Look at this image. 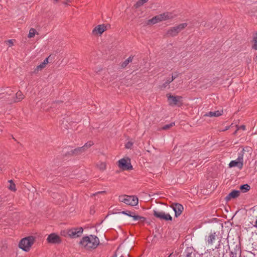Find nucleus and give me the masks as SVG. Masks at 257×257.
<instances>
[{"instance_id":"obj_43","label":"nucleus","mask_w":257,"mask_h":257,"mask_svg":"<svg viewBox=\"0 0 257 257\" xmlns=\"http://www.w3.org/2000/svg\"><path fill=\"white\" fill-rule=\"evenodd\" d=\"M63 102L61 101H57L55 102H54V104H57V103H62Z\"/></svg>"},{"instance_id":"obj_32","label":"nucleus","mask_w":257,"mask_h":257,"mask_svg":"<svg viewBox=\"0 0 257 257\" xmlns=\"http://www.w3.org/2000/svg\"><path fill=\"white\" fill-rule=\"evenodd\" d=\"M175 125V122H171L169 124L165 125L163 127L162 129L164 130H167L169 129L170 127L173 126Z\"/></svg>"},{"instance_id":"obj_26","label":"nucleus","mask_w":257,"mask_h":257,"mask_svg":"<svg viewBox=\"0 0 257 257\" xmlns=\"http://www.w3.org/2000/svg\"><path fill=\"white\" fill-rule=\"evenodd\" d=\"M94 145V143L92 141H88L85 144V145L82 146V148L84 151H86L88 148H89L90 147H91L92 145Z\"/></svg>"},{"instance_id":"obj_24","label":"nucleus","mask_w":257,"mask_h":257,"mask_svg":"<svg viewBox=\"0 0 257 257\" xmlns=\"http://www.w3.org/2000/svg\"><path fill=\"white\" fill-rule=\"evenodd\" d=\"M148 0H139L134 5V7L137 9L143 6L145 3L147 2Z\"/></svg>"},{"instance_id":"obj_18","label":"nucleus","mask_w":257,"mask_h":257,"mask_svg":"<svg viewBox=\"0 0 257 257\" xmlns=\"http://www.w3.org/2000/svg\"><path fill=\"white\" fill-rule=\"evenodd\" d=\"M222 111L221 112L219 110L215 111H209L206 114H204L205 116H209V117H217L219 116L222 115Z\"/></svg>"},{"instance_id":"obj_5","label":"nucleus","mask_w":257,"mask_h":257,"mask_svg":"<svg viewBox=\"0 0 257 257\" xmlns=\"http://www.w3.org/2000/svg\"><path fill=\"white\" fill-rule=\"evenodd\" d=\"M119 201L133 206L138 204V198L136 196L121 195L119 196Z\"/></svg>"},{"instance_id":"obj_40","label":"nucleus","mask_w":257,"mask_h":257,"mask_svg":"<svg viewBox=\"0 0 257 257\" xmlns=\"http://www.w3.org/2000/svg\"><path fill=\"white\" fill-rule=\"evenodd\" d=\"M133 145V143L131 142H127L125 145V148L127 149L130 148Z\"/></svg>"},{"instance_id":"obj_33","label":"nucleus","mask_w":257,"mask_h":257,"mask_svg":"<svg viewBox=\"0 0 257 257\" xmlns=\"http://www.w3.org/2000/svg\"><path fill=\"white\" fill-rule=\"evenodd\" d=\"M98 167L100 170L103 171L106 169V165L104 163H100L98 165Z\"/></svg>"},{"instance_id":"obj_35","label":"nucleus","mask_w":257,"mask_h":257,"mask_svg":"<svg viewBox=\"0 0 257 257\" xmlns=\"http://www.w3.org/2000/svg\"><path fill=\"white\" fill-rule=\"evenodd\" d=\"M61 234L65 237L68 236V229L62 231L61 232Z\"/></svg>"},{"instance_id":"obj_20","label":"nucleus","mask_w":257,"mask_h":257,"mask_svg":"<svg viewBox=\"0 0 257 257\" xmlns=\"http://www.w3.org/2000/svg\"><path fill=\"white\" fill-rule=\"evenodd\" d=\"M192 254L193 253V248L192 247H187L184 252V255L185 257H192Z\"/></svg>"},{"instance_id":"obj_9","label":"nucleus","mask_w":257,"mask_h":257,"mask_svg":"<svg viewBox=\"0 0 257 257\" xmlns=\"http://www.w3.org/2000/svg\"><path fill=\"white\" fill-rule=\"evenodd\" d=\"M121 213L127 215L133 218L134 220H140L141 222H144L146 220V218L144 217L136 215L135 212H132L128 210L122 211Z\"/></svg>"},{"instance_id":"obj_8","label":"nucleus","mask_w":257,"mask_h":257,"mask_svg":"<svg viewBox=\"0 0 257 257\" xmlns=\"http://www.w3.org/2000/svg\"><path fill=\"white\" fill-rule=\"evenodd\" d=\"M83 229L82 227L72 228L68 229V237L75 238L81 236Z\"/></svg>"},{"instance_id":"obj_41","label":"nucleus","mask_w":257,"mask_h":257,"mask_svg":"<svg viewBox=\"0 0 257 257\" xmlns=\"http://www.w3.org/2000/svg\"><path fill=\"white\" fill-rule=\"evenodd\" d=\"M105 192H106L105 191H99V192H97L95 193V194H94V195H96L98 194L105 193Z\"/></svg>"},{"instance_id":"obj_2","label":"nucleus","mask_w":257,"mask_h":257,"mask_svg":"<svg viewBox=\"0 0 257 257\" xmlns=\"http://www.w3.org/2000/svg\"><path fill=\"white\" fill-rule=\"evenodd\" d=\"M186 23L180 24L175 27H171L166 32L165 36L167 37H174L176 36L182 30L187 26Z\"/></svg>"},{"instance_id":"obj_27","label":"nucleus","mask_w":257,"mask_h":257,"mask_svg":"<svg viewBox=\"0 0 257 257\" xmlns=\"http://www.w3.org/2000/svg\"><path fill=\"white\" fill-rule=\"evenodd\" d=\"M36 33L37 31L36 29L34 28H31L29 31V33L28 35V37L29 38H33Z\"/></svg>"},{"instance_id":"obj_45","label":"nucleus","mask_w":257,"mask_h":257,"mask_svg":"<svg viewBox=\"0 0 257 257\" xmlns=\"http://www.w3.org/2000/svg\"><path fill=\"white\" fill-rule=\"evenodd\" d=\"M5 93H3L2 94H0V98L4 97V96L3 95Z\"/></svg>"},{"instance_id":"obj_23","label":"nucleus","mask_w":257,"mask_h":257,"mask_svg":"<svg viewBox=\"0 0 257 257\" xmlns=\"http://www.w3.org/2000/svg\"><path fill=\"white\" fill-rule=\"evenodd\" d=\"M48 63V58H46L43 62L41 63L39 65L37 66L36 70H37L38 71L39 69L41 70L42 69L44 68L47 64Z\"/></svg>"},{"instance_id":"obj_47","label":"nucleus","mask_w":257,"mask_h":257,"mask_svg":"<svg viewBox=\"0 0 257 257\" xmlns=\"http://www.w3.org/2000/svg\"><path fill=\"white\" fill-rule=\"evenodd\" d=\"M54 1L55 3H57L59 1V0H54Z\"/></svg>"},{"instance_id":"obj_48","label":"nucleus","mask_w":257,"mask_h":257,"mask_svg":"<svg viewBox=\"0 0 257 257\" xmlns=\"http://www.w3.org/2000/svg\"><path fill=\"white\" fill-rule=\"evenodd\" d=\"M255 35L257 36V32L255 33Z\"/></svg>"},{"instance_id":"obj_11","label":"nucleus","mask_w":257,"mask_h":257,"mask_svg":"<svg viewBox=\"0 0 257 257\" xmlns=\"http://www.w3.org/2000/svg\"><path fill=\"white\" fill-rule=\"evenodd\" d=\"M47 241L51 244H59L62 241L60 237L55 233L49 234L47 238Z\"/></svg>"},{"instance_id":"obj_21","label":"nucleus","mask_w":257,"mask_h":257,"mask_svg":"<svg viewBox=\"0 0 257 257\" xmlns=\"http://www.w3.org/2000/svg\"><path fill=\"white\" fill-rule=\"evenodd\" d=\"M239 189L242 192L245 193L250 190V187L249 185L245 184L240 185Z\"/></svg>"},{"instance_id":"obj_37","label":"nucleus","mask_w":257,"mask_h":257,"mask_svg":"<svg viewBox=\"0 0 257 257\" xmlns=\"http://www.w3.org/2000/svg\"><path fill=\"white\" fill-rule=\"evenodd\" d=\"M7 44L9 46V47H11L13 45V40H9L7 41Z\"/></svg>"},{"instance_id":"obj_31","label":"nucleus","mask_w":257,"mask_h":257,"mask_svg":"<svg viewBox=\"0 0 257 257\" xmlns=\"http://www.w3.org/2000/svg\"><path fill=\"white\" fill-rule=\"evenodd\" d=\"M9 182L10 183V185L9 187V189H10L12 191H15L16 190L15 184L13 183L12 180L9 181Z\"/></svg>"},{"instance_id":"obj_39","label":"nucleus","mask_w":257,"mask_h":257,"mask_svg":"<svg viewBox=\"0 0 257 257\" xmlns=\"http://www.w3.org/2000/svg\"><path fill=\"white\" fill-rule=\"evenodd\" d=\"M240 129H241V130H245V126L244 125H240V126H238V127H237V130L234 132V134H235V133H236V131H237V130H240Z\"/></svg>"},{"instance_id":"obj_30","label":"nucleus","mask_w":257,"mask_h":257,"mask_svg":"<svg viewBox=\"0 0 257 257\" xmlns=\"http://www.w3.org/2000/svg\"><path fill=\"white\" fill-rule=\"evenodd\" d=\"M253 44L252 46V48L257 50V36L254 35L253 38Z\"/></svg>"},{"instance_id":"obj_42","label":"nucleus","mask_w":257,"mask_h":257,"mask_svg":"<svg viewBox=\"0 0 257 257\" xmlns=\"http://www.w3.org/2000/svg\"><path fill=\"white\" fill-rule=\"evenodd\" d=\"M220 241H221V240H220H220H219V244H218L217 245H216V246H215V249H218V248H220Z\"/></svg>"},{"instance_id":"obj_19","label":"nucleus","mask_w":257,"mask_h":257,"mask_svg":"<svg viewBox=\"0 0 257 257\" xmlns=\"http://www.w3.org/2000/svg\"><path fill=\"white\" fill-rule=\"evenodd\" d=\"M16 98H14L13 102H16L22 100L24 98V95L20 91H18L16 94Z\"/></svg>"},{"instance_id":"obj_4","label":"nucleus","mask_w":257,"mask_h":257,"mask_svg":"<svg viewBox=\"0 0 257 257\" xmlns=\"http://www.w3.org/2000/svg\"><path fill=\"white\" fill-rule=\"evenodd\" d=\"M245 150L243 149L238 154V157L236 160L231 161L229 164V167L232 168L234 167H238L239 169H241L243 165V155Z\"/></svg>"},{"instance_id":"obj_29","label":"nucleus","mask_w":257,"mask_h":257,"mask_svg":"<svg viewBox=\"0 0 257 257\" xmlns=\"http://www.w3.org/2000/svg\"><path fill=\"white\" fill-rule=\"evenodd\" d=\"M172 82V81L171 80L170 78H168L166 82L161 86V88L162 89H165Z\"/></svg>"},{"instance_id":"obj_22","label":"nucleus","mask_w":257,"mask_h":257,"mask_svg":"<svg viewBox=\"0 0 257 257\" xmlns=\"http://www.w3.org/2000/svg\"><path fill=\"white\" fill-rule=\"evenodd\" d=\"M133 57V56H131L124 62H123L121 64V68H124L125 67H126V66L132 61Z\"/></svg>"},{"instance_id":"obj_38","label":"nucleus","mask_w":257,"mask_h":257,"mask_svg":"<svg viewBox=\"0 0 257 257\" xmlns=\"http://www.w3.org/2000/svg\"><path fill=\"white\" fill-rule=\"evenodd\" d=\"M6 94H8V95H11L12 94V93H13V91L9 89V88H7V90L6 91Z\"/></svg>"},{"instance_id":"obj_46","label":"nucleus","mask_w":257,"mask_h":257,"mask_svg":"<svg viewBox=\"0 0 257 257\" xmlns=\"http://www.w3.org/2000/svg\"><path fill=\"white\" fill-rule=\"evenodd\" d=\"M253 60H254L255 61H256L257 60V56H256L255 58H254Z\"/></svg>"},{"instance_id":"obj_10","label":"nucleus","mask_w":257,"mask_h":257,"mask_svg":"<svg viewBox=\"0 0 257 257\" xmlns=\"http://www.w3.org/2000/svg\"><path fill=\"white\" fill-rule=\"evenodd\" d=\"M154 215L161 220H164L165 221H172V217L169 214H165L164 212H159L156 210H154Z\"/></svg>"},{"instance_id":"obj_34","label":"nucleus","mask_w":257,"mask_h":257,"mask_svg":"<svg viewBox=\"0 0 257 257\" xmlns=\"http://www.w3.org/2000/svg\"><path fill=\"white\" fill-rule=\"evenodd\" d=\"M179 74H180L178 72H175L174 73L172 74V77L170 79L173 81L174 80H175L176 78H177L179 76Z\"/></svg>"},{"instance_id":"obj_13","label":"nucleus","mask_w":257,"mask_h":257,"mask_svg":"<svg viewBox=\"0 0 257 257\" xmlns=\"http://www.w3.org/2000/svg\"><path fill=\"white\" fill-rule=\"evenodd\" d=\"M106 30V26L104 24L99 25L95 27L92 31V34L96 35L99 34L101 35Z\"/></svg>"},{"instance_id":"obj_49","label":"nucleus","mask_w":257,"mask_h":257,"mask_svg":"<svg viewBox=\"0 0 257 257\" xmlns=\"http://www.w3.org/2000/svg\"><path fill=\"white\" fill-rule=\"evenodd\" d=\"M120 257H124L123 255H121Z\"/></svg>"},{"instance_id":"obj_14","label":"nucleus","mask_w":257,"mask_h":257,"mask_svg":"<svg viewBox=\"0 0 257 257\" xmlns=\"http://www.w3.org/2000/svg\"><path fill=\"white\" fill-rule=\"evenodd\" d=\"M85 151L83 150L82 147H78L73 150H72L70 152H68L67 154H66V156L70 155V156H77L81 154L82 153Z\"/></svg>"},{"instance_id":"obj_16","label":"nucleus","mask_w":257,"mask_h":257,"mask_svg":"<svg viewBox=\"0 0 257 257\" xmlns=\"http://www.w3.org/2000/svg\"><path fill=\"white\" fill-rule=\"evenodd\" d=\"M237 252L239 254V257L241 256V250L239 245H236L233 251H230L229 253L230 257H237Z\"/></svg>"},{"instance_id":"obj_15","label":"nucleus","mask_w":257,"mask_h":257,"mask_svg":"<svg viewBox=\"0 0 257 257\" xmlns=\"http://www.w3.org/2000/svg\"><path fill=\"white\" fill-rule=\"evenodd\" d=\"M240 191L239 190H233L229 193L225 198L226 201H229L231 199H234L239 196Z\"/></svg>"},{"instance_id":"obj_12","label":"nucleus","mask_w":257,"mask_h":257,"mask_svg":"<svg viewBox=\"0 0 257 257\" xmlns=\"http://www.w3.org/2000/svg\"><path fill=\"white\" fill-rule=\"evenodd\" d=\"M171 207L175 212V217L179 216L182 213L184 209L183 205L178 203H172L171 205Z\"/></svg>"},{"instance_id":"obj_3","label":"nucleus","mask_w":257,"mask_h":257,"mask_svg":"<svg viewBox=\"0 0 257 257\" xmlns=\"http://www.w3.org/2000/svg\"><path fill=\"white\" fill-rule=\"evenodd\" d=\"M35 241V237L33 236H29L25 237L21 240L19 242V246L25 251H28L30 249V247L33 244Z\"/></svg>"},{"instance_id":"obj_1","label":"nucleus","mask_w":257,"mask_h":257,"mask_svg":"<svg viewBox=\"0 0 257 257\" xmlns=\"http://www.w3.org/2000/svg\"><path fill=\"white\" fill-rule=\"evenodd\" d=\"M99 243V238L94 235L83 237L79 242L81 245L87 250L96 248Z\"/></svg>"},{"instance_id":"obj_17","label":"nucleus","mask_w":257,"mask_h":257,"mask_svg":"<svg viewBox=\"0 0 257 257\" xmlns=\"http://www.w3.org/2000/svg\"><path fill=\"white\" fill-rule=\"evenodd\" d=\"M216 232L210 233L206 238V240L208 244H212L215 241L216 237H217Z\"/></svg>"},{"instance_id":"obj_36","label":"nucleus","mask_w":257,"mask_h":257,"mask_svg":"<svg viewBox=\"0 0 257 257\" xmlns=\"http://www.w3.org/2000/svg\"><path fill=\"white\" fill-rule=\"evenodd\" d=\"M157 16L158 18V19L159 22H161V21H164L163 16V14H160V15H157Z\"/></svg>"},{"instance_id":"obj_7","label":"nucleus","mask_w":257,"mask_h":257,"mask_svg":"<svg viewBox=\"0 0 257 257\" xmlns=\"http://www.w3.org/2000/svg\"><path fill=\"white\" fill-rule=\"evenodd\" d=\"M118 167L123 170H131L133 169V166L129 159L125 160L122 158L118 161Z\"/></svg>"},{"instance_id":"obj_25","label":"nucleus","mask_w":257,"mask_h":257,"mask_svg":"<svg viewBox=\"0 0 257 257\" xmlns=\"http://www.w3.org/2000/svg\"><path fill=\"white\" fill-rule=\"evenodd\" d=\"M163 14L164 21L171 19L173 18L172 14L169 12L164 13Z\"/></svg>"},{"instance_id":"obj_28","label":"nucleus","mask_w":257,"mask_h":257,"mask_svg":"<svg viewBox=\"0 0 257 257\" xmlns=\"http://www.w3.org/2000/svg\"><path fill=\"white\" fill-rule=\"evenodd\" d=\"M158 18L157 17V16L154 17L152 19H151L148 21V24H155L159 22Z\"/></svg>"},{"instance_id":"obj_6","label":"nucleus","mask_w":257,"mask_h":257,"mask_svg":"<svg viewBox=\"0 0 257 257\" xmlns=\"http://www.w3.org/2000/svg\"><path fill=\"white\" fill-rule=\"evenodd\" d=\"M167 97L169 104L171 106L177 105L180 106L182 104V97L181 96H174L170 93L167 94Z\"/></svg>"},{"instance_id":"obj_44","label":"nucleus","mask_w":257,"mask_h":257,"mask_svg":"<svg viewBox=\"0 0 257 257\" xmlns=\"http://www.w3.org/2000/svg\"><path fill=\"white\" fill-rule=\"evenodd\" d=\"M253 226L257 228V219L256 220L255 224L253 225Z\"/></svg>"}]
</instances>
